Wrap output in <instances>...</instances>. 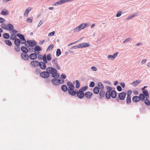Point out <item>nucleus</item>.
<instances>
[{
    "instance_id": "nucleus-1",
    "label": "nucleus",
    "mask_w": 150,
    "mask_h": 150,
    "mask_svg": "<svg viewBox=\"0 0 150 150\" xmlns=\"http://www.w3.org/2000/svg\"><path fill=\"white\" fill-rule=\"evenodd\" d=\"M1 27L4 29H6L9 31L13 30V29L14 28L12 24L9 23H2L1 25Z\"/></svg>"
},
{
    "instance_id": "nucleus-2",
    "label": "nucleus",
    "mask_w": 150,
    "mask_h": 150,
    "mask_svg": "<svg viewBox=\"0 0 150 150\" xmlns=\"http://www.w3.org/2000/svg\"><path fill=\"white\" fill-rule=\"evenodd\" d=\"M51 81L52 83L55 85H57L59 83H63L64 82V80L61 81V80L60 79H58L56 78H54L52 79Z\"/></svg>"
},
{
    "instance_id": "nucleus-3",
    "label": "nucleus",
    "mask_w": 150,
    "mask_h": 150,
    "mask_svg": "<svg viewBox=\"0 0 150 150\" xmlns=\"http://www.w3.org/2000/svg\"><path fill=\"white\" fill-rule=\"evenodd\" d=\"M16 35L20 39L21 44H24L25 43L26 41L24 35L20 33H17L16 34Z\"/></svg>"
},
{
    "instance_id": "nucleus-4",
    "label": "nucleus",
    "mask_w": 150,
    "mask_h": 150,
    "mask_svg": "<svg viewBox=\"0 0 150 150\" xmlns=\"http://www.w3.org/2000/svg\"><path fill=\"white\" fill-rule=\"evenodd\" d=\"M52 63L54 66L58 70L60 69V67L59 66L57 62V58H55L52 60Z\"/></svg>"
},
{
    "instance_id": "nucleus-5",
    "label": "nucleus",
    "mask_w": 150,
    "mask_h": 150,
    "mask_svg": "<svg viewBox=\"0 0 150 150\" xmlns=\"http://www.w3.org/2000/svg\"><path fill=\"white\" fill-rule=\"evenodd\" d=\"M40 75L42 77L44 78H47L49 77L50 74L47 71H44L40 73Z\"/></svg>"
},
{
    "instance_id": "nucleus-6",
    "label": "nucleus",
    "mask_w": 150,
    "mask_h": 150,
    "mask_svg": "<svg viewBox=\"0 0 150 150\" xmlns=\"http://www.w3.org/2000/svg\"><path fill=\"white\" fill-rule=\"evenodd\" d=\"M46 71H48L49 74H52L55 72L57 71L54 68L51 67H48L46 69Z\"/></svg>"
},
{
    "instance_id": "nucleus-7",
    "label": "nucleus",
    "mask_w": 150,
    "mask_h": 150,
    "mask_svg": "<svg viewBox=\"0 0 150 150\" xmlns=\"http://www.w3.org/2000/svg\"><path fill=\"white\" fill-rule=\"evenodd\" d=\"M77 95L78 97L79 98H83L84 96L83 92L79 89L77 92Z\"/></svg>"
},
{
    "instance_id": "nucleus-8",
    "label": "nucleus",
    "mask_w": 150,
    "mask_h": 150,
    "mask_svg": "<svg viewBox=\"0 0 150 150\" xmlns=\"http://www.w3.org/2000/svg\"><path fill=\"white\" fill-rule=\"evenodd\" d=\"M27 43H28V45L31 47H34L37 45V43L33 40H28L26 42Z\"/></svg>"
},
{
    "instance_id": "nucleus-9",
    "label": "nucleus",
    "mask_w": 150,
    "mask_h": 150,
    "mask_svg": "<svg viewBox=\"0 0 150 150\" xmlns=\"http://www.w3.org/2000/svg\"><path fill=\"white\" fill-rule=\"evenodd\" d=\"M66 2V0H60L52 4V5L53 6H57L61 5Z\"/></svg>"
},
{
    "instance_id": "nucleus-10",
    "label": "nucleus",
    "mask_w": 150,
    "mask_h": 150,
    "mask_svg": "<svg viewBox=\"0 0 150 150\" xmlns=\"http://www.w3.org/2000/svg\"><path fill=\"white\" fill-rule=\"evenodd\" d=\"M66 2V0H60L52 4V5L53 6H57L61 5Z\"/></svg>"
},
{
    "instance_id": "nucleus-11",
    "label": "nucleus",
    "mask_w": 150,
    "mask_h": 150,
    "mask_svg": "<svg viewBox=\"0 0 150 150\" xmlns=\"http://www.w3.org/2000/svg\"><path fill=\"white\" fill-rule=\"evenodd\" d=\"M126 96V93L124 92H122L119 94L118 97L119 99L121 100H124Z\"/></svg>"
},
{
    "instance_id": "nucleus-12",
    "label": "nucleus",
    "mask_w": 150,
    "mask_h": 150,
    "mask_svg": "<svg viewBox=\"0 0 150 150\" xmlns=\"http://www.w3.org/2000/svg\"><path fill=\"white\" fill-rule=\"evenodd\" d=\"M45 63L43 62H39V66L40 68L42 69L45 70L46 68V66Z\"/></svg>"
},
{
    "instance_id": "nucleus-13",
    "label": "nucleus",
    "mask_w": 150,
    "mask_h": 150,
    "mask_svg": "<svg viewBox=\"0 0 150 150\" xmlns=\"http://www.w3.org/2000/svg\"><path fill=\"white\" fill-rule=\"evenodd\" d=\"M118 54V52H116L113 55H109L108 56V58L109 59H114L116 57Z\"/></svg>"
},
{
    "instance_id": "nucleus-14",
    "label": "nucleus",
    "mask_w": 150,
    "mask_h": 150,
    "mask_svg": "<svg viewBox=\"0 0 150 150\" xmlns=\"http://www.w3.org/2000/svg\"><path fill=\"white\" fill-rule=\"evenodd\" d=\"M33 8L31 7H28L27 9H26L24 14V16L27 17L28 16L29 12Z\"/></svg>"
},
{
    "instance_id": "nucleus-15",
    "label": "nucleus",
    "mask_w": 150,
    "mask_h": 150,
    "mask_svg": "<svg viewBox=\"0 0 150 150\" xmlns=\"http://www.w3.org/2000/svg\"><path fill=\"white\" fill-rule=\"evenodd\" d=\"M35 53H31L29 55V58L31 59L34 60L37 58V54H36L35 52Z\"/></svg>"
},
{
    "instance_id": "nucleus-16",
    "label": "nucleus",
    "mask_w": 150,
    "mask_h": 150,
    "mask_svg": "<svg viewBox=\"0 0 150 150\" xmlns=\"http://www.w3.org/2000/svg\"><path fill=\"white\" fill-rule=\"evenodd\" d=\"M92 93L89 91L86 92L84 94L85 97L88 99H90L92 97Z\"/></svg>"
},
{
    "instance_id": "nucleus-17",
    "label": "nucleus",
    "mask_w": 150,
    "mask_h": 150,
    "mask_svg": "<svg viewBox=\"0 0 150 150\" xmlns=\"http://www.w3.org/2000/svg\"><path fill=\"white\" fill-rule=\"evenodd\" d=\"M74 88H71L68 89V92L70 95L72 96L75 95V92L74 90Z\"/></svg>"
},
{
    "instance_id": "nucleus-18",
    "label": "nucleus",
    "mask_w": 150,
    "mask_h": 150,
    "mask_svg": "<svg viewBox=\"0 0 150 150\" xmlns=\"http://www.w3.org/2000/svg\"><path fill=\"white\" fill-rule=\"evenodd\" d=\"M80 48L86 47H89L90 45L87 42H83L79 44Z\"/></svg>"
},
{
    "instance_id": "nucleus-19",
    "label": "nucleus",
    "mask_w": 150,
    "mask_h": 150,
    "mask_svg": "<svg viewBox=\"0 0 150 150\" xmlns=\"http://www.w3.org/2000/svg\"><path fill=\"white\" fill-rule=\"evenodd\" d=\"M30 63L33 66L35 67L39 66V62L38 61L34 60L31 61Z\"/></svg>"
},
{
    "instance_id": "nucleus-20",
    "label": "nucleus",
    "mask_w": 150,
    "mask_h": 150,
    "mask_svg": "<svg viewBox=\"0 0 150 150\" xmlns=\"http://www.w3.org/2000/svg\"><path fill=\"white\" fill-rule=\"evenodd\" d=\"M21 56L22 58L24 60H28L29 58L28 55L26 53H22Z\"/></svg>"
},
{
    "instance_id": "nucleus-21",
    "label": "nucleus",
    "mask_w": 150,
    "mask_h": 150,
    "mask_svg": "<svg viewBox=\"0 0 150 150\" xmlns=\"http://www.w3.org/2000/svg\"><path fill=\"white\" fill-rule=\"evenodd\" d=\"M142 93L144 95L145 97L146 98H148L149 97V95L148 93V91L146 90L143 89Z\"/></svg>"
},
{
    "instance_id": "nucleus-22",
    "label": "nucleus",
    "mask_w": 150,
    "mask_h": 150,
    "mask_svg": "<svg viewBox=\"0 0 150 150\" xmlns=\"http://www.w3.org/2000/svg\"><path fill=\"white\" fill-rule=\"evenodd\" d=\"M141 82V81L140 80H137L131 83V84L134 87L136 86L137 85L140 83Z\"/></svg>"
},
{
    "instance_id": "nucleus-23",
    "label": "nucleus",
    "mask_w": 150,
    "mask_h": 150,
    "mask_svg": "<svg viewBox=\"0 0 150 150\" xmlns=\"http://www.w3.org/2000/svg\"><path fill=\"white\" fill-rule=\"evenodd\" d=\"M1 13L2 15L6 16L9 14V12L7 9H4L1 11Z\"/></svg>"
},
{
    "instance_id": "nucleus-24",
    "label": "nucleus",
    "mask_w": 150,
    "mask_h": 150,
    "mask_svg": "<svg viewBox=\"0 0 150 150\" xmlns=\"http://www.w3.org/2000/svg\"><path fill=\"white\" fill-rule=\"evenodd\" d=\"M139 99V97L138 96H134L132 98V101L136 103L139 102L140 100Z\"/></svg>"
},
{
    "instance_id": "nucleus-25",
    "label": "nucleus",
    "mask_w": 150,
    "mask_h": 150,
    "mask_svg": "<svg viewBox=\"0 0 150 150\" xmlns=\"http://www.w3.org/2000/svg\"><path fill=\"white\" fill-rule=\"evenodd\" d=\"M67 85L68 87V89L71 88H75L74 85L70 81H68L67 82Z\"/></svg>"
},
{
    "instance_id": "nucleus-26",
    "label": "nucleus",
    "mask_w": 150,
    "mask_h": 150,
    "mask_svg": "<svg viewBox=\"0 0 150 150\" xmlns=\"http://www.w3.org/2000/svg\"><path fill=\"white\" fill-rule=\"evenodd\" d=\"M138 15V13H136L134 14H132L129 15L127 18L126 20L130 19H132L133 17L137 16Z\"/></svg>"
},
{
    "instance_id": "nucleus-27",
    "label": "nucleus",
    "mask_w": 150,
    "mask_h": 150,
    "mask_svg": "<svg viewBox=\"0 0 150 150\" xmlns=\"http://www.w3.org/2000/svg\"><path fill=\"white\" fill-rule=\"evenodd\" d=\"M21 50L22 51L25 53H27L28 52V49L25 46H22L21 47Z\"/></svg>"
},
{
    "instance_id": "nucleus-28",
    "label": "nucleus",
    "mask_w": 150,
    "mask_h": 150,
    "mask_svg": "<svg viewBox=\"0 0 150 150\" xmlns=\"http://www.w3.org/2000/svg\"><path fill=\"white\" fill-rule=\"evenodd\" d=\"M21 41L18 38H16L14 41V43L16 46H19L20 45Z\"/></svg>"
},
{
    "instance_id": "nucleus-29",
    "label": "nucleus",
    "mask_w": 150,
    "mask_h": 150,
    "mask_svg": "<svg viewBox=\"0 0 150 150\" xmlns=\"http://www.w3.org/2000/svg\"><path fill=\"white\" fill-rule=\"evenodd\" d=\"M111 95L112 97L113 98H115L117 96L116 92L114 90H112L111 91Z\"/></svg>"
},
{
    "instance_id": "nucleus-30",
    "label": "nucleus",
    "mask_w": 150,
    "mask_h": 150,
    "mask_svg": "<svg viewBox=\"0 0 150 150\" xmlns=\"http://www.w3.org/2000/svg\"><path fill=\"white\" fill-rule=\"evenodd\" d=\"M131 102V97L129 96V95H127L126 98V103L127 104H128L130 103Z\"/></svg>"
},
{
    "instance_id": "nucleus-31",
    "label": "nucleus",
    "mask_w": 150,
    "mask_h": 150,
    "mask_svg": "<svg viewBox=\"0 0 150 150\" xmlns=\"http://www.w3.org/2000/svg\"><path fill=\"white\" fill-rule=\"evenodd\" d=\"M57 71L55 72L52 74V76L53 78L57 79L59 76V74L57 73Z\"/></svg>"
},
{
    "instance_id": "nucleus-32",
    "label": "nucleus",
    "mask_w": 150,
    "mask_h": 150,
    "mask_svg": "<svg viewBox=\"0 0 150 150\" xmlns=\"http://www.w3.org/2000/svg\"><path fill=\"white\" fill-rule=\"evenodd\" d=\"M98 88L99 89H100L101 90H103L104 89V87L103 84L100 82L98 83Z\"/></svg>"
},
{
    "instance_id": "nucleus-33",
    "label": "nucleus",
    "mask_w": 150,
    "mask_h": 150,
    "mask_svg": "<svg viewBox=\"0 0 150 150\" xmlns=\"http://www.w3.org/2000/svg\"><path fill=\"white\" fill-rule=\"evenodd\" d=\"M99 91L100 90L99 89V88H98V87L96 86L94 88L93 90V92L95 94H97L99 93Z\"/></svg>"
},
{
    "instance_id": "nucleus-34",
    "label": "nucleus",
    "mask_w": 150,
    "mask_h": 150,
    "mask_svg": "<svg viewBox=\"0 0 150 150\" xmlns=\"http://www.w3.org/2000/svg\"><path fill=\"white\" fill-rule=\"evenodd\" d=\"M105 96L106 98L108 99L110 98L111 96L110 92L107 91L105 94Z\"/></svg>"
},
{
    "instance_id": "nucleus-35",
    "label": "nucleus",
    "mask_w": 150,
    "mask_h": 150,
    "mask_svg": "<svg viewBox=\"0 0 150 150\" xmlns=\"http://www.w3.org/2000/svg\"><path fill=\"white\" fill-rule=\"evenodd\" d=\"M34 50L35 51L38 52V53H37V54H38L39 53V51L41 50L42 48L40 46H36L34 48Z\"/></svg>"
},
{
    "instance_id": "nucleus-36",
    "label": "nucleus",
    "mask_w": 150,
    "mask_h": 150,
    "mask_svg": "<svg viewBox=\"0 0 150 150\" xmlns=\"http://www.w3.org/2000/svg\"><path fill=\"white\" fill-rule=\"evenodd\" d=\"M61 89L64 92H66L68 90V88L65 85H63L62 86Z\"/></svg>"
},
{
    "instance_id": "nucleus-37",
    "label": "nucleus",
    "mask_w": 150,
    "mask_h": 150,
    "mask_svg": "<svg viewBox=\"0 0 150 150\" xmlns=\"http://www.w3.org/2000/svg\"><path fill=\"white\" fill-rule=\"evenodd\" d=\"M139 99L142 101H143L145 98L144 95L143 94L141 93L139 95Z\"/></svg>"
},
{
    "instance_id": "nucleus-38",
    "label": "nucleus",
    "mask_w": 150,
    "mask_h": 150,
    "mask_svg": "<svg viewBox=\"0 0 150 150\" xmlns=\"http://www.w3.org/2000/svg\"><path fill=\"white\" fill-rule=\"evenodd\" d=\"M105 92L103 90H101L99 93L100 97L101 98L104 97L105 95Z\"/></svg>"
},
{
    "instance_id": "nucleus-39",
    "label": "nucleus",
    "mask_w": 150,
    "mask_h": 150,
    "mask_svg": "<svg viewBox=\"0 0 150 150\" xmlns=\"http://www.w3.org/2000/svg\"><path fill=\"white\" fill-rule=\"evenodd\" d=\"M87 24L82 23L79 26V28H80V30L84 29L86 26Z\"/></svg>"
},
{
    "instance_id": "nucleus-40",
    "label": "nucleus",
    "mask_w": 150,
    "mask_h": 150,
    "mask_svg": "<svg viewBox=\"0 0 150 150\" xmlns=\"http://www.w3.org/2000/svg\"><path fill=\"white\" fill-rule=\"evenodd\" d=\"M42 57L43 61L45 63H47V61L46 59V54H44L43 56H42Z\"/></svg>"
},
{
    "instance_id": "nucleus-41",
    "label": "nucleus",
    "mask_w": 150,
    "mask_h": 150,
    "mask_svg": "<svg viewBox=\"0 0 150 150\" xmlns=\"http://www.w3.org/2000/svg\"><path fill=\"white\" fill-rule=\"evenodd\" d=\"M3 36L4 38L8 39L9 38L10 35L8 33H6L3 34Z\"/></svg>"
},
{
    "instance_id": "nucleus-42",
    "label": "nucleus",
    "mask_w": 150,
    "mask_h": 150,
    "mask_svg": "<svg viewBox=\"0 0 150 150\" xmlns=\"http://www.w3.org/2000/svg\"><path fill=\"white\" fill-rule=\"evenodd\" d=\"M61 54V52L59 49H57L56 51V56L57 57L59 56Z\"/></svg>"
},
{
    "instance_id": "nucleus-43",
    "label": "nucleus",
    "mask_w": 150,
    "mask_h": 150,
    "mask_svg": "<svg viewBox=\"0 0 150 150\" xmlns=\"http://www.w3.org/2000/svg\"><path fill=\"white\" fill-rule=\"evenodd\" d=\"M148 99L146 98L144 100V103L147 105L149 106L150 105V102Z\"/></svg>"
},
{
    "instance_id": "nucleus-44",
    "label": "nucleus",
    "mask_w": 150,
    "mask_h": 150,
    "mask_svg": "<svg viewBox=\"0 0 150 150\" xmlns=\"http://www.w3.org/2000/svg\"><path fill=\"white\" fill-rule=\"evenodd\" d=\"M5 42L6 44L8 46H10L12 45V43L9 40H5Z\"/></svg>"
},
{
    "instance_id": "nucleus-45",
    "label": "nucleus",
    "mask_w": 150,
    "mask_h": 150,
    "mask_svg": "<svg viewBox=\"0 0 150 150\" xmlns=\"http://www.w3.org/2000/svg\"><path fill=\"white\" fill-rule=\"evenodd\" d=\"M53 47V45L52 44H51L48 47L47 49V50L51 51L52 50Z\"/></svg>"
},
{
    "instance_id": "nucleus-46",
    "label": "nucleus",
    "mask_w": 150,
    "mask_h": 150,
    "mask_svg": "<svg viewBox=\"0 0 150 150\" xmlns=\"http://www.w3.org/2000/svg\"><path fill=\"white\" fill-rule=\"evenodd\" d=\"M75 82L76 83V88H79L80 86V83L79 81L78 80H76L75 81Z\"/></svg>"
},
{
    "instance_id": "nucleus-47",
    "label": "nucleus",
    "mask_w": 150,
    "mask_h": 150,
    "mask_svg": "<svg viewBox=\"0 0 150 150\" xmlns=\"http://www.w3.org/2000/svg\"><path fill=\"white\" fill-rule=\"evenodd\" d=\"M88 87L87 86H85L82 87L79 90H81V91L83 92V91H86Z\"/></svg>"
},
{
    "instance_id": "nucleus-48",
    "label": "nucleus",
    "mask_w": 150,
    "mask_h": 150,
    "mask_svg": "<svg viewBox=\"0 0 150 150\" xmlns=\"http://www.w3.org/2000/svg\"><path fill=\"white\" fill-rule=\"evenodd\" d=\"M16 38V35L13 34L11 35L10 39L12 40H15Z\"/></svg>"
},
{
    "instance_id": "nucleus-49",
    "label": "nucleus",
    "mask_w": 150,
    "mask_h": 150,
    "mask_svg": "<svg viewBox=\"0 0 150 150\" xmlns=\"http://www.w3.org/2000/svg\"><path fill=\"white\" fill-rule=\"evenodd\" d=\"M47 60L50 61L51 59V56L50 54H48L47 56Z\"/></svg>"
},
{
    "instance_id": "nucleus-50",
    "label": "nucleus",
    "mask_w": 150,
    "mask_h": 150,
    "mask_svg": "<svg viewBox=\"0 0 150 150\" xmlns=\"http://www.w3.org/2000/svg\"><path fill=\"white\" fill-rule=\"evenodd\" d=\"M80 30H81L80 29V28H79V26H78V27L74 28L73 30V31L74 32H77L79 31Z\"/></svg>"
},
{
    "instance_id": "nucleus-51",
    "label": "nucleus",
    "mask_w": 150,
    "mask_h": 150,
    "mask_svg": "<svg viewBox=\"0 0 150 150\" xmlns=\"http://www.w3.org/2000/svg\"><path fill=\"white\" fill-rule=\"evenodd\" d=\"M80 46L79 45L73 46L71 47V49H78V48H80Z\"/></svg>"
},
{
    "instance_id": "nucleus-52",
    "label": "nucleus",
    "mask_w": 150,
    "mask_h": 150,
    "mask_svg": "<svg viewBox=\"0 0 150 150\" xmlns=\"http://www.w3.org/2000/svg\"><path fill=\"white\" fill-rule=\"evenodd\" d=\"M14 50L16 52H19L20 50V48L19 47V46H16V47H15L14 48Z\"/></svg>"
},
{
    "instance_id": "nucleus-53",
    "label": "nucleus",
    "mask_w": 150,
    "mask_h": 150,
    "mask_svg": "<svg viewBox=\"0 0 150 150\" xmlns=\"http://www.w3.org/2000/svg\"><path fill=\"white\" fill-rule=\"evenodd\" d=\"M132 40V39L131 38H129L125 40L123 42V43H125L126 42L128 41H130L131 40Z\"/></svg>"
},
{
    "instance_id": "nucleus-54",
    "label": "nucleus",
    "mask_w": 150,
    "mask_h": 150,
    "mask_svg": "<svg viewBox=\"0 0 150 150\" xmlns=\"http://www.w3.org/2000/svg\"><path fill=\"white\" fill-rule=\"evenodd\" d=\"M117 91H121L122 90V88L120 86H117Z\"/></svg>"
},
{
    "instance_id": "nucleus-55",
    "label": "nucleus",
    "mask_w": 150,
    "mask_h": 150,
    "mask_svg": "<svg viewBox=\"0 0 150 150\" xmlns=\"http://www.w3.org/2000/svg\"><path fill=\"white\" fill-rule=\"evenodd\" d=\"M106 88L107 90V91L110 92L112 90L110 86H106Z\"/></svg>"
},
{
    "instance_id": "nucleus-56",
    "label": "nucleus",
    "mask_w": 150,
    "mask_h": 150,
    "mask_svg": "<svg viewBox=\"0 0 150 150\" xmlns=\"http://www.w3.org/2000/svg\"><path fill=\"white\" fill-rule=\"evenodd\" d=\"M95 85L94 82L93 81L91 82L90 84L89 85V86L91 87H93Z\"/></svg>"
},
{
    "instance_id": "nucleus-57",
    "label": "nucleus",
    "mask_w": 150,
    "mask_h": 150,
    "mask_svg": "<svg viewBox=\"0 0 150 150\" xmlns=\"http://www.w3.org/2000/svg\"><path fill=\"white\" fill-rule=\"evenodd\" d=\"M55 33V32L54 31L51 32L48 34V36H50L54 35Z\"/></svg>"
},
{
    "instance_id": "nucleus-58",
    "label": "nucleus",
    "mask_w": 150,
    "mask_h": 150,
    "mask_svg": "<svg viewBox=\"0 0 150 150\" xmlns=\"http://www.w3.org/2000/svg\"><path fill=\"white\" fill-rule=\"evenodd\" d=\"M121 12L120 11H119L117 13V14L116 15V16L117 17H119L121 16Z\"/></svg>"
},
{
    "instance_id": "nucleus-59",
    "label": "nucleus",
    "mask_w": 150,
    "mask_h": 150,
    "mask_svg": "<svg viewBox=\"0 0 150 150\" xmlns=\"http://www.w3.org/2000/svg\"><path fill=\"white\" fill-rule=\"evenodd\" d=\"M40 72V70L39 69H36L35 70V73L36 74H38Z\"/></svg>"
},
{
    "instance_id": "nucleus-60",
    "label": "nucleus",
    "mask_w": 150,
    "mask_h": 150,
    "mask_svg": "<svg viewBox=\"0 0 150 150\" xmlns=\"http://www.w3.org/2000/svg\"><path fill=\"white\" fill-rule=\"evenodd\" d=\"M27 22H29V23H31L32 22V21H33V19L32 18V19H30L29 18H28L27 20Z\"/></svg>"
},
{
    "instance_id": "nucleus-61",
    "label": "nucleus",
    "mask_w": 150,
    "mask_h": 150,
    "mask_svg": "<svg viewBox=\"0 0 150 150\" xmlns=\"http://www.w3.org/2000/svg\"><path fill=\"white\" fill-rule=\"evenodd\" d=\"M5 21V19L2 18L0 17V23H3Z\"/></svg>"
},
{
    "instance_id": "nucleus-62",
    "label": "nucleus",
    "mask_w": 150,
    "mask_h": 150,
    "mask_svg": "<svg viewBox=\"0 0 150 150\" xmlns=\"http://www.w3.org/2000/svg\"><path fill=\"white\" fill-rule=\"evenodd\" d=\"M42 23H43L42 21V20H41L40 21V22H39V23H38V26H37V27L38 28L42 24Z\"/></svg>"
},
{
    "instance_id": "nucleus-63",
    "label": "nucleus",
    "mask_w": 150,
    "mask_h": 150,
    "mask_svg": "<svg viewBox=\"0 0 150 150\" xmlns=\"http://www.w3.org/2000/svg\"><path fill=\"white\" fill-rule=\"evenodd\" d=\"M91 69L94 71H96L97 70V68L93 66L91 67Z\"/></svg>"
},
{
    "instance_id": "nucleus-64",
    "label": "nucleus",
    "mask_w": 150,
    "mask_h": 150,
    "mask_svg": "<svg viewBox=\"0 0 150 150\" xmlns=\"http://www.w3.org/2000/svg\"><path fill=\"white\" fill-rule=\"evenodd\" d=\"M120 85L123 87L124 88L125 87V84L124 82H121L120 83Z\"/></svg>"
}]
</instances>
